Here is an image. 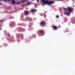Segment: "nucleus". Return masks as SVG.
<instances>
[{
    "label": "nucleus",
    "instance_id": "nucleus-2",
    "mask_svg": "<svg viewBox=\"0 0 75 75\" xmlns=\"http://www.w3.org/2000/svg\"><path fill=\"white\" fill-rule=\"evenodd\" d=\"M68 10L69 11V12H67L66 13L64 11V14L65 15H67V16H69V14L71 13V11H72V8H71L68 7Z\"/></svg>",
    "mask_w": 75,
    "mask_h": 75
},
{
    "label": "nucleus",
    "instance_id": "nucleus-16",
    "mask_svg": "<svg viewBox=\"0 0 75 75\" xmlns=\"http://www.w3.org/2000/svg\"><path fill=\"white\" fill-rule=\"evenodd\" d=\"M0 21L2 23V22H3V21H2V20H0Z\"/></svg>",
    "mask_w": 75,
    "mask_h": 75
},
{
    "label": "nucleus",
    "instance_id": "nucleus-12",
    "mask_svg": "<svg viewBox=\"0 0 75 75\" xmlns=\"http://www.w3.org/2000/svg\"><path fill=\"white\" fill-rule=\"evenodd\" d=\"M56 18H59V16H56Z\"/></svg>",
    "mask_w": 75,
    "mask_h": 75
},
{
    "label": "nucleus",
    "instance_id": "nucleus-14",
    "mask_svg": "<svg viewBox=\"0 0 75 75\" xmlns=\"http://www.w3.org/2000/svg\"><path fill=\"white\" fill-rule=\"evenodd\" d=\"M57 1H63L64 0H57Z\"/></svg>",
    "mask_w": 75,
    "mask_h": 75
},
{
    "label": "nucleus",
    "instance_id": "nucleus-13",
    "mask_svg": "<svg viewBox=\"0 0 75 75\" xmlns=\"http://www.w3.org/2000/svg\"><path fill=\"white\" fill-rule=\"evenodd\" d=\"M1 1H2V0H0ZM4 1H5V2H6V1H7V0H4Z\"/></svg>",
    "mask_w": 75,
    "mask_h": 75
},
{
    "label": "nucleus",
    "instance_id": "nucleus-5",
    "mask_svg": "<svg viewBox=\"0 0 75 75\" xmlns=\"http://www.w3.org/2000/svg\"><path fill=\"white\" fill-rule=\"evenodd\" d=\"M45 24V22L43 21L40 22V25H41V26H42V25H43V24Z\"/></svg>",
    "mask_w": 75,
    "mask_h": 75
},
{
    "label": "nucleus",
    "instance_id": "nucleus-3",
    "mask_svg": "<svg viewBox=\"0 0 75 75\" xmlns=\"http://www.w3.org/2000/svg\"><path fill=\"white\" fill-rule=\"evenodd\" d=\"M38 32V34L40 33V34H42V35H44V31L43 30H39Z\"/></svg>",
    "mask_w": 75,
    "mask_h": 75
},
{
    "label": "nucleus",
    "instance_id": "nucleus-9",
    "mask_svg": "<svg viewBox=\"0 0 75 75\" xmlns=\"http://www.w3.org/2000/svg\"><path fill=\"white\" fill-rule=\"evenodd\" d=\"M25 1H26V0L21 1V2H25Z\"/></svg>",
    "mask_w": 75,
    "mask_h": 75
},
{
    "label": "nucleus",
    "instance_id": "nucleus-15",
    "mask_svg": "<svg viewBox=\"0 0 75 75\" xmlns=\"http://www.w3.org/2000/svg\"><path fill=\"white\" fill-rule=\"evenodd\" d=\"M30 3H28V5H30Z\"/></svg>",
    "mask_w": 75,
    "mask_h": 75
},
{
    "label": "nucleus",
    "instance_id": "nucleus-8",
    "mask_svg": "<svg viewBox=\"0 0 75 75\" xmlns=\"http://www.w3.org/2000/svg\"><path fill=\"white\" fill-rule=\"evenodd\" d=\"M12 3L13 4H15V1L14 0L13 1H12Z\"/></svg>",
    "mask_w": 75,
    "mask_h": 75
},
{
    "label": "nucleus",
    "instance_id": "nucleus-20",
    "mask_svg": "<svg viewBox=\"0 0 75 75\" xmlns=\"http://www.w3.org/2000/svg\"><path fill=\"white\" fill-rule=\"evenodd\" d=\"M42 36V35H40V36Z\"/></svg>",
    "mask_w": 75,
    "mask_h": 75
},
{
    "label": "nucleus",
    "instance_id": "nucleus-1",
    "mask_svg": "<svg viewBox=\"0 0 75 75\" xmlns=\"http://www.w3.org/2000/svg\"><path fill=\"white\" fill-rule=\"evenodd\" d=\"M42 1L45 4H47V5H51L54 3L52 1H49L48 0L45 1V0H42Z\"/></svg>",
    "mask_w": 75,
    "mask_h": 75
},
{
    "label": "nucleus",
    "instance_id": "nucleus-7",
    "mask_svg": "<svg viewBox=\"0 0 75 75\" xmlns=\"http://www.w3.org/2000/svg\"><path fill=\"white\" fill-rule=\"evenodd\" d=\"M24 13L25 15V16H26V15H27V14H28V11H25Z\"/></svg>",
    "mask_w": 75,
    "mask_h": 75
},
{
    "label": "nucleus",
    "instance_id": "nucleus-6",
    "mask_svg": "<svg viewBox=\"0 0 75 75\" xmlns=\"http://www.w3.org/2000/svg\"><path fill=\"white\" fill-rule=\"evenodd\" d=\"M35 11H37V10L35 9H32L31 10V12L32 13H34V12H35Z\"/></svg>",
    "mask_w": 75,
    "mask_h": 75
},
{
    "label": "nucleus",
    "instance_id": "nucleus-18",
    "mask_svg": "<svg viewBox=\"0 0 75 75\" xmlns=\"http://www.w3.org/2000/svg\"><path fill=\"white\" fill-rule=\"evenodd\" d=\"M37 2H39V0H37Z\"/></svg>",
    "mask_w": 75,
    "mask_h": 75
},
{
    "label": "nucleus",
    "instance_id": "nucleus-11",
    "mask_svg": "<svg viewBox=\"0 0 75 75\" xmlns=\"http://www.w3.org/2000/svg\"><path fill=\"white\" fill-rule=\"evenodd\" d=\"M21 3V2H18L16 3L17 4H20Z\"/></svg>",
    "mask_w": 75,
    "mask_h": 75
},
{
    "label": "nucleus",
    "instance_id": "nucleus-19",
    "mask_svg": "<svg viewBox=\"0 0 75 75\" xmlns=\"http://www.w3.org/2000/svg\"><path fill=\"white\" fill-rule=\"evenodd\" d=\"M13 18V17H12V18Z\"/></svg>",
    "mask_w": 75,
    "mask_h": 75
},
{
    "label": "nucleus",
    "instance_id": "nucleus-4",
    "mask_svg": "<svg viewBox=\"0 0 75 75\" xmlns=\"http://www.w3.org/2000/svg\"><path fill=\"white\" fill-rule=\"evenodd\" d=\"M52 28H53L54 30H57L58 29V27L56 26H55L54 25H53L52 26Z\"/></svg>",
    "mask_w": 75,
    "mask_h": 75
},
{
    "label": "nucleus",
    "instance_id": "nucleus-17",
    "mask_svg": "<svg viewBox=\"0 0 75 75\" xmlns=\"http://www.w3.org/2000/svg\"><path fill=\"white\" fill-rule=\"evenodd\" d=\"M8 1H12L13 0H7Z\"/></svg>",
    "mask_w": 75,
    "mask_h": 75
},
{
    "label": "nucleus",
    "instance_id": "nucleus-10",
    "mask_svg": "<svg viewBox=\"0 0 75 75\" xmlns=\"http://www.w3.org/2000/svg\"><path fill=\"white\" fill-rule=\"evenodd\" d=\"M64 10H67V8H63Z\"/></svg>",
    "mask_w": 75,
    "mask_h": 75
}]
</instances>
